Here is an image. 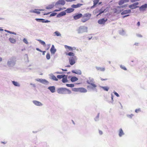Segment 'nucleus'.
<instances>
[{
    "mask_svg": "<svg viewBox=\"0 0 147 147\" xmlns=\"http://www.w3.org/2000/svg\"><path fill=\"white\" fill-rule=\"evenodd\" d=\"M94 81V79L92 78L89 77L88 78V79L87 80L86 82L87 84H90L91 85H89L87 86L88 88H89L92 89L93 90H95L96 91H97L96 89L94 88L96 87V85L93 83Z\"/></svg>",
    "mask_w": 147,
    "mask_h": 147,
    "instance_id": "1",
    "label": "nucleus"
},
{
    "mask_svg": "<svg viewBox=\"0 0 147 147\" xmlns=\"http://www.w3.org/2000/svg\"><path fill=\"white\" fill-rule=\"evenodd\" d=\"M58 93L61 94H70L71 93V91L66 88H59L57 90Z\"/></svg>",
    "mask_w": 147,
    "mask_h": 147,
    "instance_id": "2",
    "label": "nucleus"
},
{
    "mask_svg": "<svg viewBox=\"0 0 147 147\" xmlns=\"http://www.w3.org/2000/svg\"><path fill=\"white\" fill-rule=\"evenodd\" d=\"M16 61V58L14 57H12L8 60L7 65L9 67H12L15 65Z\"/></svg>",
    "mask_w": 147,
    "mask_h": 147,
    "instance_id": "3",
    "label": "nucleus"
},
{
    "mask_svg": "<svg viewBox=\"0 0 147 147\" xmlns=\"http://www.w3.org/2000/svg\"><path fill=\"white\" fill-rule=\"evenodd\" d=\"M88 28L87 27L82 26L79 27L76 29L77 33L78 34H82L84 32H88Z\"/></svg>",
    "mask_w": 147,
    "mask_h": 147,
    "instance_id": "4",
    "label": "nucleus"
},
{
    "mask_svg": "<svg viewBox=\"0 0 147 147\" xmlns=\"http://www.w3.org/2000/svg\"><path fill=\"white\" fill-rule=\"evenodd\" d=\"M91 15L90 13H86L82 15V18L81 20V21L83 23L86 22L91 17Z\"/></svg>",
    "mask_w": 147,
    "mask_h": 147,
    "instance_id": "5",
    "label": "nucleus"
},
{
    "mask_svg": "<svg viewBox=\"0 0 147 147\" xmlns=\"http://www.w3.org/2000/svg\"><path fill=\"white\" fill-rule=\"evenodd\" d=\"M77 58L76 56L70 57L69 58V62L70 64L72 65L76 63V61L77 60Z\"/></svg>",
    "mask_w": 147,
    "mask_h": 147,
    "instance_id": "6",
    "label": "nucleus"
},
{
    "mask_svg": "<svg viewBox=\"0 0 147 147\" xmlns=\"http://www.w3.org/2000/svg\"><path fill=\"white\" fill-rule=\"evenodd\" d=\"M65 3V2L64 0H59L55 3V6L57 8L59 5H64Z\"/></svg>",
    "mask_w": 147,
    "mask_h": 147,
    "instance_id": "7",
    "label": "nucleus"
},
{
    "mask_svg": "<svg viewBox=\"0 0 147 147\" xmlns=\"http://www.w3.org/2000/svg\"><path fill=\"white\" fill-rule=\"evenodd\" d=\"M36 80L45 85H47L49 83L48 81L44 79H36Z\"/></svg>",
    "mask_w": 147,
    "mask_h": 147,
    "instance_id": "8",
    "label": "nucleus"
},
{
    "mask_svg": "<svg viewBox=\"0 0 147 147\" xmlns=\"http://www.w3.org/2000/svg\"><path fill=\"white\" fill-rule=\"evenodd\" d=\"M82 16V14L81 13H77L73 16V18L75 20H78Z\"/></svg>",
    "mask_w": 147,
    "mask_h": 147,
    "instance_id": "9",
    "label": "nucleus"
},
{
    "mask_svg": "<svg viewBox=\"0 0 147 147\" xmlns=\"http://www.w3.org/2000/svg\"><path fill=\"white\" fill-rule=\"evenodd\" d=\"M139 10L140 11H145L147 8V4L146 3L142 5L140 7L139 6Z\"/></svg>",
    "mask_w": 147,
    "mask_h": 147,
    "instance_id": "10",
    "label": "nucleus"
},
{
    "mask_svg": "<svg viewBox=\"0 0 147 147\" xmlns=\"http://www.w3.org/2000/svg\"><path fill=\"white\" fill-rule=\"evenodd\" d=\"M107 19L103 18L98 20V23L100 24H104L105 22L107 21Z\"/></svg>",
    "mask_w": 147,
    "mask_h": 147,
    "instance_id": "11",
    "label": "nucleus"
},
{
    "mask_svg": "<svg viewBox=\"0 0 147 147\" xmlns=\"http://www.w3.org/2000/svg\"><path fill=\"white\" fill-rule=\"evenodd\" d=\"M49 78L55 81H57L58 80V79L56 78V76L52 74H49Z\"/></svg>",
    "mask_w": 147,
    "mask_h": 147,
    "instance_id": "12",
    "label": "nucleus"
},
{
    "mask_svg": "<svg viewBox=\"0 0 147 147\" xmlns=\"http://www.w3.org/2000/svg\"><path fill=\"white\" fill-rule=\"evenodd\" d=\"M32 102L35 105L37 106H41L43 105L41 102L37 100H33Z\"/></svg>",
    "mask_w": 147,
    "mask_h": 147,
    "instance_id": "13",
    "label": "nucleus"
},
{
    "mask_svg": "<svg viewBox=\"0 0 147 147\" xmlns=\"http://www.w3.org/2000/svg\"><path fill=\"white\" fill-rule=\"evenodd\" d=\"M66 15V12L65 11H62L58 13L57 16V18H60L61 16H63Z\"/></svg>",
    "mask_w": 147,
    "mask_h": 147,
    "instance_id": "14",
    "label": "nucleus"
},
{
    "mask_svg": "<svg viewBox=\"0 0 147 147\" xmlns=\"http://www.w3.org/2000/svg\"><path fill=\"white\" fill-rule=\"evenodd\" d=\"M131 10L130 9H127L124 10L121 12V15H123L127 14H129L131 13Z\"/></svg>",
    "mask_w": 147,
    "mask_h": 147,
    "instance_id": "15",
    "label": "nucleus"
},
{
    "mask_svg": "<svg viewBox=\"0 0 147 147\" xmlns=\"http://www.w3.org/2000/svg\"><path fill=\"white\" fill-rule=\"evenodd\" d=\"M51 53L52 54H54L56 51V49L55 48L54 45H52L50 49Z\"/></svg>",
    "mask_w": 147,
    "mask_h": 147,
    "instance_id": "16",
    "label": "nucleus"
},
{
    "mask_svg": "<svg viewBox=\"0 0 147 147\" xmlns=\"http://www.w3.org/2000/svg\"><path fill=\"white\" fill-rule=\"evenodd\" d=\"M71 72L73 73L78 74L79 75H81L82 73L81 70L80 69L76 70H72L71 71Z\"/></svg>",
    "mask_w": 147,
    "mask_h": 147,
    "instance_id": "17",
    "label": "nucleus"
},
{
    "mask_svg": "<svg viewBox=\"0 0 147 147\" xmlns=\"http://www.w3.org/2000/svg\"><path fill=\"white\" fill-rule=\"evenodd\" d=\"M83 5V4L81 3H78L76 5L73 4L71 5V7L73 8H76L80 7Z\"/></svg>",
    "mask_w": 147,
    "mask_h": 147,
    "instance_id": "18",
    "label": "nucleus"
},
{
    "mask_svg": "<svg viewBox=\"0 0 147 147\" xmlns=\"http://www.w3.org/2000/svg\"><path fill=\"white\" fill-rule=\"evenodd\" d=\"M48 89L52 93H54L55 91V86H50L48 88Z\"/></svg>",
    "mask_w": 147,
    "mask_h": 147,
    "instance_id": "19",
    "label": "nucleus"
},
{
    "mask_svg": "<svg viewBox=\"0 0 147 147\" xmlns=\"http://www.w3.org/2000/svg\"><path fill=\"white\" fill-rule=\"evenodd\" d=\"M74 10V9L71 7L68 8L65 11L67 13H69L73 12Z\"/></svg>",
    "mask_w": 147,
    "mask_h": 147,
    "instance_id": "20",
    "label": "nucleus"
},
{
    "mask_svg": "<svg viewBox=\"0 0 147 147\" xmlns=\"http://www.w3.org/2000/svg\"><path fill=\"white\" fill-rule=\"evenodd\" d=\"M125 134L121 128H120L119 130V136L120 137H121Z\"/></svg>",
    "mask_w": 147,
    "mask_h": 147,
    "instance_id": "21",
    "label": "nucleus"
},
{
    "mask_svg": "<svg viewBox=\"0 0 147 147\" xmlns=\"http://www.w3.org/2000/svg\"><path fill=\"white\" fill-rule=\"evenodd\" d=\"M54 6H55L54 3H53L49 5L46 7V9H51L53 8Z\"/></svg>",
    "mask_w": 147,
    "mask_h": 147,
    "instance_id": "22",
    "label": "nucleus"
},
{
    "mask_svg": "<svg viewBox=\"0 0 147 147\" xmlns=\"http://www.w3.org/2000/svg\"><path fill=\"white\" fill-rule=\"evenodd\" d=\"M87 90L83 88H79V92H81L86 93L87 92Z\"/></svg>",
    "mask_w": 147,
    "mask_h": 147,
    "instance_id": "23",
    "label": "nucleus"
},
{
    "mask_svg": "<svg viewBox=\"0 0 147 147\" xmlns=\"http://www.w3.org/2000/svg\"><path fill=\"white\" fill-rule=\"evenodd\" d=\"M129 8H130L131 9H134L139 7V6H136L134 4V3L131 5H129Z\"/></svg>",
    "mask_w": 147,
    "mask_h": 147,
    "instance_id": "24",
    "label": "nucleus"
},
{
    "mask_svg": "<svg viewBox=\"0 0 147 147\" xmlns=\"http://www.w3.org/2000/svg\"><path fill=\"white\" fill-rule=\"evenodd\" d=\"M96 68L98 71H104L105 70V68L104 67H100L96 66Z\"/></svg>",
    "mask_w": 147,
    "mask_h": 147,
    "instance_id": "25",
    "label": "nucleus"
},
{
    "mask_svg": "<svg viewBox=\"0 0 147 147\" xmlns=\"http://www.w3.org/2000/svg\"><path fill=\"white\" fill-rule=\"evenodd\" d=\"M12 84L15 86L20 87V84L19 83L14 81H11Z\"/></svg>",
    "mask_w": 147,
    "mask_h": 147,
    "instance_id": "26",
    "label": "nucleus"
},
{
    "mask_svg": "<svg viewBox=\"0 0 147 147\" xmlns=\"http://www.w3.org/2000/svg\"><path fill=\"white\" fill-rule=\"evenodd\" d=\"M119 33L120 35L122 36L125 35V31L123 29L119 30Z\"/></svg>",
    "mask_w": 147,
    "mask_h": 147,
    "instance_id": "27",
    "label": "nucleus"
},
{
    "mask_svg": "<svg viewBox=\"0 0 147 147\" xmlns=\"http://www.w3.org/2000/svg\"><path fill=\"white\" fill-rule=\"evenodd\" d=\"M78 80V78L75 76H73L70 79V80L72 82L77 81Z\"/></svg>",
    "mask_w": 147,
    "mask_h": 147,
    "instance_id": "28",
    "label": "nucleus"
},
{
    "mask_svg": "<svg viewBox=\"0 0 147 147\" xmlns=\"http://www.w3.org/2000/svg\"><path fill=\"white\" fill-rule=\"evenodd\" d=\"M9 41L11 43L14 44L16 42V40L15 39L13 38H10L9 39Z\"/></svg>",
    "mask_w": 147,
    "mask_h": 147,
    "instance_id": "29",
    "label": "nucleus"
},
{
    "mask_svg": "<svg viewBox=\"0 0 147 147\" xmlns=\"http://www.w3.org/2000/svg\"><path fill=\"white\" fill-rule=\"evenodd\" d=\"M100 88H102L104 90L107 91H108L109 89V87L108 86H100Z\"/></svg>",
    "mask_w": 147,
    "mask_h": 147,
    "instance_id": "30",
    "label": "nucleus"
},
{
    "mask_svg": "<svg viewBox=\"0 0 147 147\" xmlns=\"http://www.w3.org/2000/svg\"><path fill=\"white\" fill-rule=\"evenodd\" d=\"M66 55H68L71 56L70 57H73L74 56H75L74 55V54L73 52H70L68 53H66Z\"/></svg>",
    "mask_w": 147,
    "mask_h": 147,
    "instance_id": "31",
    "label": "nucleus"
},
{
    "mask_svg": "<svg viewBox=\"0 0 147 147\" xmlns=\"http://www.w3.org/2000/svg\"><path fill=\"white\" fill-rule=\"evenodd\" d=\"M65 77V78H64V77H63L62 79V82L63 83H66L68 81L67 78V76H66Z\"/></svg>",
    "mask_w": 147,
    "mask_h": 147,
    "instance_id": "32",
    "label": "nucleus"
},
{
    "mask_svg": "<svg viewBox=\"0 0 147 147\" xmlns=\"http://www.w3.org/2000/svg\"><path fill=\"white\" fill-rule=\"evenodd\" d=\"M54 34H55V35H54V36H55V35L57 36H61V33L58 31H56L54 33Z\"/></svg>",
    "mask_w": 147,
    "mask_h": 147,
    "instance_id": "33",
    "label": "nucleus"
},
{
    "mask_svg": "<svg viewBox=\"0 0 147 147\" xmlns=\"http://www.w3.org/2000/svg\"><path fill=\"white\" fill-rule=\"evenodd\" d=\"M66 76L65 75H58L57 76V78H58L59 79H61V78H63V77H65Z\"/></svg>",
    "mask_w": 147,
    "mask_h": 147,
    "instance_id": "34",
    "label": "nucleus"
},
{
    "mask_svg": "<svg viewBox=\"0 0 147 147\" xmlns=\"http://www.w3.org/2000/svg\"><path fill=\"white\" fill-rule=\"evenodd\" d=\"M37 40L38 41H39L40 42V43L42 45H43L44 46L46 45L44 41L40 39H38V40Z\"/></svg>",
    "mask_w": 147,
    "mask_h": 147,
    "instance_id": "35",
    "label": "nucleus"
},
{
    "mask_svg": "<svg viewBox=\"0 0 147 147\" xmlns=\"http://www.w3.org/2000/svg\"><path fill=\"white\" fill-rule=\"evenodd\" d=\"M65 47L66 49H68L70 51H72L73 50V49L72 47L68 46L67 45H65Z\"/></svg>",
    "mask_w": 147,
    "mask_h": 147,
    "instance_id": "36",
    "label": "nucleus"
},
{
    "mask_svg": "<svg viewBox=\"0 0 147 147\" xmlns=\"http://www.w3.org/2000/svg\"><path fill=\"white\" fill-rule=\"evenodd\" d=\"M41 22L43 23H47L50 22V21L47 20H45V19L42 18V21H41Z\"/></svg>",
    "mask_w": 147,
    "mask_h": 147,
    "instance_id": "37",
    "label": "nucleus"
},
{
    "mask_svg": "<svg viewBox=\"0 0 147 147\" xmlns=\"http://www.w3.org/2000/svg\"><path fill=\"white\" fill-rule=\"evenodd\" d=\"M125 3L123 0H120L118 2L119 5H121Z\"/></svg>",
    "mask_w": 147,
    "mask_h": 147,
    "instance_id": "38",
    "label": "nucleus"
},
{
    "mask_svg": "<svg viewBox=\"0 0 147 147\" xmlns=\"http://www.w3.org/2000/svg\"><path fill=\"white\" fill-rule=\"evenodd\" d=\"M66 86L68 87H73L74 86V85L73 84H66Z\"/></svg>",
    "mask_w": 147,
    "mask_h": 147,
    "instance_id": "39",
    "label": "nucleus"
},
{
    "mask_svg": "<svg viewBox=\"0 0 147 147\" xmlns=\"http://www.w3.org/2000/svg\"><path fill=\"white\" fill-rule=\"evenodd\" d=\"M99 114H100V113H98V114L97 116L94 118V120L95 121H97L98 120Z\"/></svg>",
    "mask_w": 147,
    "mask_h": 147,
    "instance_id": "40",
    "label": "nucleus"
},
{
    "mask_svg": "<svg viewBox=\"0 0 147 147\" xmlns=\"http://www.w3.org/2000/svg\"><path fill=\"white\" fill-rule=\"evenodd\" d=\"M105 10V9H103L102 8L98 10V12H99L101 14L102 13L104 12Z\"/></svg>",
    "mask_w": 147,
    "mask_h": 147,
    "instance_id": "41",
    "label": "nucleus"
},
{
    "mask_svg": "<svg viewBox=\"0 0 147 147\" xmlns=\"http://www.w3.org/2000/svg\"><path fill=\"white\" fill-rule=\"evenodd\" d=\"M46 58L47 60H49L50 58V55L49 53H47L46 56Z\"/></svg>",
    "mask_w": 147,
    "mask_h": 147,
    "instance_id": "42",
    "label": "nucleus"
},
{
    "mask_svg": "<svg viewBox=\"0 0 147 147\" xmlns=\"http://www.w3.org/2000/svg\"><path fill=\"white\" fill-rule=\"evenodd\" d=\"M99 0H93V4H94V5H96L99 2Z\"/></svg>",
    "mask_w": 147,
    "mask_h": 147,
    "instance_id": "43",
    "label": "nucleus"
},
{
    "mask_svg": "<svg viewBox=\"0 0 147 147\" xmlns=\"http://www.w3.org/2000/svg\"><path fill=\"white\" fill-rule=\"evenodd\" d=\"M126 116H127V117H128L129 118H130V119H131L132 117L133 116H134V115H133L132 114H131L130 115L127 114Z\"/></svg>",
    "mask_w": 147,
    "mask_h": 147,
    "instance_id": "44",
    "label": "nucleus"
},
{
    "mask_svg": "<svg viewBox=\"0 0 147 147\" xmlns=\"http://www.w3.org/2000/svg\"><path fill=\"white\" fill-rule=\"evenodd\" d=\"M57 14V13L56 12L52 13L50 15L49 17L55 16Z\"/></svg>",
    "mask_w": 147,
    "mask_h": 147,
    "instance_id": "45",
    "label": "nucleus"
},
{
    "mask_svg": "<svg viewBox=\"0 0 147 147\" xmlns=\"http://www.w3.org/2000/svg\"><path fill=\"white\" fill-rule=\"evenodd\" d=\"M72 90L74 92H79V88H73Z\"/></svg>",
    "mask_w": 147,
    "mask_h": 147,
    "instance_id": "46",
    "label": "nucleus"
},
{
    "mask_svg": "<svg viewBox=\"0 0 147 147\" xmlns=\"http://www.w3.org/2000/svg\"><path fill=\"white\" fill-rule=\"evenodd\" d=\"M120 67L121 69L125 70H127L126 68L124 65H120Z\"/></svg>",
    "mask_w": 147,
    "mask_h": 147,
    "instance_id": "47",
    "label": "nucleus"
},
{
    "mask_svg": "<svg viewBox=\"0 0 147 147\" xmlns=\"http://www.w3.org/2000/svg\"><path fill=\"white\" fill-rule=\"evenodd\" d=\"M42 18H36L35 20L38 22H41L42 21Z\"/></svg>",
    "mask_w": 147,
    "mask_h": 147,
    "instance_id": "48",
    "label": "nucleus"
},
{
    "mask_svg": "<svg viewBox=\"0 0 147 147\" xmlns=\"http://www.w3.org/2000/svg\"><path fill=\"white\" fill-rule=\"evenodd\" d=\"M23 41L26 44H28V42L26 38H24V39L23 40Z\"/></svg>",
    "mask_w": 147,
    "mask_h": 147,
    "instance_id": "49",
    "label": "nucleus"
},
{
    "mask_svg": "<svg viewBox=\"0 0 147 147\" xmlns=\"http://www.w3.org/2000/svg\"><path fill=\"white\" fill-rule=\"evenodd\" d=\"M44 10L42 9H35L34 10V12H33V13H36V11H37V10H39V11H43Z\"/></svg>",
    "mask_w": 147,
    "mask_h": 147,
    "instance_id": "50",
    "label": "nucleus"
},
{
    "mask_svg": "<svg viewBox=\"0 0 147 147\" xmlns=\"http://www.w3.org/2000/svg\"><path fill=\"white\" fill-rule=\"evenodd\" d=\"M113 93H114V94L115 95H116L118 97L119 96V94L118 93H117L115 91H114L113 92Z\"/></svg>",
    "mask_w": 147,
    "mask_h": 147,
    "instance_id": "51",
    "label": "nucleus"
},
{
    "mask_svg": "<svg viewBox=\"0 0 147 147\" xmlns=\"http://www.w3.org/2000/svg\"><path fill=\"white\" fill-rule=\"evenodd\" d=\"M140 111V108H139L138 109H136V110L135 111V112L136 113H138Z\"/></svg>",
    "mask_w": 147,
    "mask_h": 147,
    "instance_id": "52",
    "label": "nucleus"
},
{
    "mask_svg": "<svg viewBox=\"0 0 147 147\" xmlns=\"http://www.w3.org/2000/svg\"><path fill=\"white\" fill-rule=\"evenodd\" d=\"M140 0H130V1L131 3H134L137 1H140Z\"/></svg>",
    "mask_w": 147,
    "mask_h": 147,
    "instance_id": "53",
    "label": "nucleus"
},
{
    "mask_svg": "<svg viewBox=\"0 0 147 147\" xmlns=\"http://www.w3.org/2000/svg\"><path fill=\"white\" fill-rule=\"evenodd\" d=\"M129 16H130V15L129 14H127V15H126L125 16H123L122 17V18H125V17Z\"/></svg>",
    "mask_w": 147,
    "mask_h": 147,
    "instance_id": "54",
    "label": "nucleus"
},
{
    "mask_svg": "<svg viewBox=\"0 0 147 147\" xmlns=\"http://www.w3.org/2000/svg\"><path fill=\"white\" fill-rule=\"evenodd\" d=\"M99 133L100 135H102L103 134V132L102 131L99 130Z\"/></svg>",
    "mask_w": 147,
    "mask_h": 147,
    "instance_id": "55",
    "label": "nucleus"
},
{
    "mask_svg": "<svg viewBox=\"0 0 147 147\" xmlns=\"http://www.w3.org/2000/svg\"><path fill=\"white\" fill-rule=\"evenodd\" d=\"M36 49L37 51H38L40 52H42V51L40 50V49H39L38 48H36Z\"/></svg>",
    "mask_w": 147,
    "mask_h": 147,
    "instance_id": "56",
    "label": "nucleus"
},
{
    "mask_svg": "<svg viewBox=\"0 0 147 147\" xmlns=\"http://www.w3.org/2000/svg\"><path fill=\"white\" fill-rule=\"evenodd\" d=\"M51 13V12H48V13H44L43 14V15H49V14H50Z\"/></svg>",
    "mask_w": 147,
    "mask_h": 147,
    "instance_id": "57",
    "label": "nucleus"
},
{
    "mask_svg": "<svg viewBox=\"0 0 147 147\" xmlns=\"http://www.w3.org/2000/svg\"><path fill=\"white\" fill-rule=\"evenodd\" d=\"M4 31L5 32H8V33L11 34V31H10L8 30H5Z\"/></svg>",
    "mask_w": 147,
    "mask_h": 147,
    "instance_id": "58",
    "label": "nucleus"
},
{
    "mask_svg": "<svg viewBox=\"0 0 147 147\" xmlns=\"http://www.w3.org/2000/svg\"><path fill=\"white\" fill-rule=\"evenodd\" d=\"M137 36L139 37H142V36L140 34H137Z\"/></svg>",
    "mask_w": 147,
    "mask_h": 147,
    "instance_id": "59",
    "label": "nucleus"
},
{
    "mask_svg": "<svg viewBox=\"0 0 147 147\" xmlns=\"http://www.w3.org/2000/svg\"><path fill=\"white\" fill-rule=\"evenodd\" d=\"M136 6H137V5L139 4V3L138 2H135L134 3Z\"/></svg>",
    "mask_w": 147,
    "mask_h": 147,
    "instance_id": "60",
    "label": "nucleus"
},
{
    "mask_svg": "<svg viewBox=\"0 0 147 147\" xmlns=\"http://www.w3.org/2000/svg\"><path fill=\"white\" fill-rule=\"evenodd\" d=\"M96 5H94V4H93V5L91 7V8H93L94 7H95Z\"/></svg>",
    "mask_w": 147,
    "mask_h": 147,
    "instance_id": "61",
    "label": "nucleus"
},
{
    "mask_svg": "<svg viewBox=\"0 0 147 147\" xmlns=\"http://www.w3.org/2000/svg\"><path fill=\"white\" fill-rule=\"evenodd\" d=\"M127 6V5H122L121 6V8H123V7H126Z\"/></svg>",
    "mask_w": 147,
    "mask_h": 147,
    "instance_id": "62",
    "label": "nucleus"
},
{
    "mask_svg": "<svg viewBox=\"0 0 147 147\" xmlns=\"http://www.w3.org/2000/svg\"><path fill=\"white\" fill-rule=\"evenodd\" d=\"M29 12L30 13H33V12H34V10L33 9H32V10H30L29 11Z\"/></svg>",
    "mask_w": 147,
    "mask_h": 147,
    "instance_id": "63",
    "label": "nucleus"
},
{
    "mask_svg": "<svg viewBox=\"0 0 147 147\" xmlns=\"http://www.w3.org/2000/svg\"><path fill=\"white\" fill-rule=\"evenodd\" d=\"M11 34H12L14 35H16V32H12L11 31Z\"/></svg>",
    "mask_w": 147,
    "mask_h": 147,
    "instance_id": "64",
    "label": "nucleus"
}]
</instances>
